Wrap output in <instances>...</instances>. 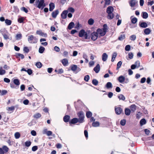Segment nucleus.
<instances>
[{
    "label": "nucleus",
    "mask_w": 154,
    "mask_h": 154,
    "mask_svg": "<svg viewBox=\"0 0 154 154\" xmlns=\"http://www.w3.org/2000/svg\"><path fill=\"white\" fill-rule=\"evenodd\" d=\"M116 56H117V53L116 52H114L113 53V54L112 55V60H111V61L112 62H113L114 61L115 59L116 58Z\"/></svg>",
    "instance_id": "nucleus-34"
},
{
    "label": "nucleus",
    "mask_w": 154,
    "mask_h": 154,
    "mask_svg": "<svg viewBox=\"0 0 154 154\" xmlns=\"http://www.w3.org/2000/svg\"><path fill=\"white\" fill-rule=\"evenodd\" d=\"M94 20L92 18L90 19L88 21V23L90 25H92L94 23Z\"/></svg>",
    "instance_id": "nucleus-35"
},
{
    "label": "nucleus",
    "mask_w": 154,
    "mask_h": 154,
    "mask_svg": "<svg viewBox=\"0 0 154 154\" xmlns=\"http://www.w3.org/2000/svg\"><path fill=\"white\" fill-rule=\"evenodd\" d=\"M22 37V35L21 33L17 34L16 36V38L17 40H19L21 39Z\"/></svg>",
    "instance_id": "nucleus-31"
},
{
    "label": "nucleus",
    "mask_w": 154,
    "mask_h": 154,
    "mask_svg": "<svg viewBox=\"0 0 154 154\" xmlns=\"http://www.w3.org/2000/svg\"><path fill=\"white\" fill-rule=\"evenodd\" d=\"M133 54L132 52H130L128 54L129 58L130 59H131L133 58Z\"/></svg>",
    "instance_id": "nucleus-58"
},
{
    "label": "nucleus",
    "mask_w": 154,
    "mask_h": 154,
    "mask_svg": "<svg viewBox=\"0 0 154 154\" xmlns=\"http://www.w3.org/2000/svg\"><path fill=\"white\" fill-rule=\"evenodd\" d=\"M21 71H24L26 72L29 75H31L32 73V71L30 69H28L27 70H26L25 69L23 68L21 69Z\"/></svg>",
    "instance_id": "nucleus-17"
},
{
    "label": "nucleus",
    "mask_w": 154,
    "mask_h": 154,
    "mask_svg": "<svg viewBox=\"0 0 154 154\" xmlns=\"http://www.w3.org/2000/svg\"><path fill=\"white\" fill-rule=\"evenodd\" d=\"M143 17L144 19H146L148 17V14L146 12H143Z\"/></svg>",
    "instance_id": "nucleus-43"
},
{
    "label": "nucleus",
    "mask_w": 154,
    "mask_h": 154,
    "mask_svg": "<svg viewBox=\"0 0 154 154\" xmlns=\"http://www.w3.org/2000/svg\"><path fill=\"white\" fill-rule=\"evenodd\" d=\"M115 111L116 113L117 114L119 115L122 113V109L120 107H115Z\"/></svg>",
    "instance_id": "nucleus-11"
},
{
    "label": "nucleus",
    "mask_w": 154,
    "mask_h": 154,
    "mask_svg": "<svg viewBox=\"0 0 154 154\" xmlns=\"http://www.w3.org/2000/svg\"><path fill=\"white\" fill-rule=\"evenodd\" d=\"M67 10L64 11L61 15V18L63 19H66L67 17Z\"/></svg>",
    "instance_id": "nucleus-10"
},
{
    "label": "nucleus",
    "mask_w": 154,
    "mask_h": 154,
    "mask_svg": "<svg viewBox=\"0 0 154 154\" xmlns=\"http://www.w3.org/2000/svg\"><path fill=\"white\" fill-rule=\"evenodd\" d=\"M151 32V30L149 28H146L144 30V32L146 35L149 34Z\"/></svg>",
    "instance_id": "nucleus-25"
},
{
    "label": "nucleus",
    "mask_w": 154,
    "mask_h": 154,
    "mask_svg": "<svg viewBox=\"0 0 154 154\" xmlns=\"http://www.w3.org/2000/svg\"><path fill=\"white\" fill-rule=\"evenodd\" d=\"M136 38V36L135 35H132L130 37V39L132 41H134Z\"/></svg>",
    "instance_id": "nucleus-47"
},
{
    "label": "nucleus",
    "mask_w": 154,
    "mask_h": 154,
    "mask_svg": "<svg viewBox=\"0 0 154 154\" xmlns=\"http://www.w3.org/2000/svg\"><path fill=\"white\" fill-rule=\"evenodd\" d=\"M6 73L5 70L2 69V67H1L0 69V75H4Z\"/></svg>",
    "instance_id": "nucleus-33"
},
{
    "label": "nucleus",
    "mask_w": 154,
    "mask_h": 154,
    "mask_svg": "<svg viewBox=\"0 0 154 154\" xmlns=\"http://www.w3.org/2000/svg\"><path fill=\"white\" fill-rule=\"evenodd\" d=\"M114 17V14L112 13H110L108 14V18L109 19H112Z\"/></svg>",
    "instance_id": "nucleus-32"
},
{
    "label": "nucleus",
    "mask_w": 154,
    "mask_h": 154,
    "mask_svg": "<svg viewBox=\"0 0 154 154\" xmlns=\"http://www.w3.org/2000/svg\"><path fill=\"white\" fill-rule=\"evenodd\" d=\"M61 62L64 66H66L67 64V60L66 59H64L62 60Z\"/></svg>",
    "instance_id": "nucleus-23"
},
{
    "label": "nucleus",
    "mask_w": 154,
    "mask_h": 154,
    "mask_svg": "<svg viewBox=\"0 0 154 154\" xmlns=\"http://www.w3.org/2000/svg\"><path fill=\"white\" fill-rule=\"evenodd\" d=\"M100 66L99 64H97L94 69V70L96 73H98L100 70Z\"/></svg>",
    "instance_id": "nucleus-18"
},
{
    "label": "nucleus",
    "mask_w": 154,
    "mask_h": 154,
    "mask_svg": "<svg viewBox=\"0 0 154 154\" xmlns=\"http://www.w3.org/2000/svg\"><path fill=\"white\" fill-rule=\"evenodd\" d=\"M92 113L90 111L88 112H86V116L88 118L92 116Z\"/></svg>",
    "instance_id": "nucleus-50"
},
{
    "label": "nucleus",
    "mask_w": 154,
    "mask_h": 154,
    "mask_svg": "<svg viewBox=\"0 0 154 154\" xmlns=\"http://www.w3.org/2000/svg\"><path fill=\"white\" fill-rule=\"evenodd\" d=\"M106 86L107 88H112V85L111 82H108L106 85Z\"/></svg>",
    "instance_id": "nucleus-39"
},
{
    "label": "nucleus",
    "mask_w": 154,
    "mask_h": 154,
    "mask_svg": "<svg viewBox=\"0 0 154 154\" xmlns=\"http://www.w3.org/2000/svg\"><path fill=\"white\" fill-rule=\"evenodd\" d=\"M137 19L136 17H134L131 19V23L133 24L136 23L137 22Z\"/></svg>",
    "instance_id": "nucleus-48"
},
{
    "label": "nucleus",
    "mask_w": 154,
    "mask_h": 154,
    "mask_svg": "<svg viewBox=\"0 0 154 154\" xmlns=\"http://www.w3.org/2000/svg\"><path fill=\"white\" fill-rule=\"evenodd\" d=\"M21 10L24 11L26 13H27L28 12V11L26 8L24 7H23L21 8Z\"/></svg>",
    "instance_id": "nucleus-60"
},
{
    "label": "nucleus",
    "mask_w": 154,
    "mask_h": 154,
    "mask_svg": "<svg viewBox=\"0 0 154 154\" xmlns=\"http://www.w3.org/2000/svg\"><path fill=\"white\" fill-rule=\"evenodd\" d=\"M125 114L127 116H129L131 113L130 110L128 108H126L125 110Z\"/></svg>",
    "instance_id": "nucleus-24"
},
{
    "label": "nucleus",
    "mask_w": 154,
    "mask_h": 154,
    "mask_svg": "<svg viewBox=\"0 0 154 154\" xmlns=\"http://www.w3.org/2000/svg\"><path fill=\"white\" fill-rule=\"evenodd\" d=\"M31 143L30 141H27L25 142V146H26L29 147L30 146Z\"/></svg>",
    "instance_id": "nucleus-45"
},
{
    "label": "nucleus",
    "mask_w": 154,
    "mask_h": 154,
    "mask_svg": "<svg viewBox=\"0 0 154 154\" xmlns=\"http://www.w3.org/2000/svg\"><path fill=\"white\" fill-rule=\"evenodd\" d=\"M42 64L40 62H38L36 63L35 66L38 68H40L42 66Z\"/></svg>",
    "instance_id": "nucleus-37"
},
{
    "label": "nucleus",
    "mask_w": 154,
    "mask_h": 154,
    "mask_svg": "<svg viewBox=\"0 0 154 154\" xmlns=\"http://www.w3.org/2000/svg\"><path fill=\"white\" fill-rule=\"evenodd\" d=\"M125 77L123 75H121L119 76L118 79V80L119 82L121 83L123 82L125 80Z\"/></svg>",
    "instance_id": "nucleus-15"
},
{
    "label": "nucleus",
    "mask_w": 154,
    "mask_h": 154,
    "mask_svg": "<svg viewBox=\"0 0 154 154\" xmlns=\"http://www.w3.org/2000/svg\"><path fill=\"white\" fill-rule=\"evenodd\" d=\"M79 37H82L84 36L85 38L86 39H87L88 37V34L86 32H85L84 29L81 30L79 32Z\"/></svg>",
    "instance_id": "nucleus-4"
},
{
    "label": "nucleus",
    "mask_w": 154,
    "mask_h": 154,
    "mask_svg": "<svg viewBox=\"0 0 154 154\" xmlns=\"http://www.w3.org/2000/svg\"><path fill=\"white\" fill-rule=\"evenodd\" d=\"M139 25L140 27L143 28H145L148 26L146 22H142L140 24H139Z\"/></svg>",
    "instance_id": "nucleus-21"
},
{
    "label": "nucleus",
    "mask_w": 154,
    "mask_h": 154,
    "mask_svg": "<svg viewBox=\"0 0 154 154\" xmlns=\"http://www.w3.org/2000/svg\"><path fill=\"white\" fill-rule=\"evenodd\" d=\"M118 97L120 100H124L125 99V97L122 94H119L118 95Z\"/></svg>",
    "instance_id": "nucleus-22"
},
{
    "label": "nucleus",
    "mask_w": 154,
    "mask_h": 154,
    "mask_svg": "<svg viewBox=\"0 0 154 154\" xmlns=\"http://www.w3.org/2000/svg\"><path fill=\"white\" fill-rule=\"evenodd\" d=\"M37 2H38V4L37 6L38 8L42 9L45 7V5L44 0H38Z\"/></svg>",
    "instance_id": "nucleus-3"
},
{
    "label": "nucleus",
    "mask_w": 154,
    "mask_h": 154,
    "mask_svg": "<svg viewBox=\"0 0 154 154\" xmlns=\"http://www.w3.org/2000/svg\"><path fill=\"white\" fill-rule=\"evenodd\" d=\"M49 11H52L55 8V5L53 3H51L49 4Z\"/></svg>",
    "instance_id": "nucleus-19"
},
{
    "label": "nucleus",
    "mask_w": 154,
    "mask_h": 154,
    "mask_svg": "<svg viewBox=\"0 0 154 154\" xmlns=\"http://www.w3.org/2000/svg\"><path fill=\"white\" fill-rule=\"evenodd\" d=\"M7 110L8 111L9 113H11L15 109V107L12 106L10 107H8L6 108Z\"/></svg>",
    "instance_id": "nucleus-12"
},
{
    "label": "nucleus",
    "mask_w": 154,
    "mask_h": 154,
    "mask_svg": "<svg viewBox=\"0 0 154 154\" xmlns=\"http://www.w3.org/2000/svg\"><path fill=\"white\" fill-rule=\"evenodd\" d=\"M68 11L73 13L75 11V10L73 8L70 7L68 8Z\"/></svg>",
    "instance_id": "nucleus-57"
},
{
    "label": "nucleus",
    "mask_w": 154,
    "mask_h": 154,
    "mask_svg": "<svg viewBox=\"0 0 154 154\" xmlns=\"http://www.w3.org/2000/svg\"><path fill=\"white\" fill-rule=\"evenodd\" d=\"M92 83L95 85H97L98 84V81L96 79H93L92 82Z\"/></svg>",
    "instance_id": "nucleus-51"
},
{
    "label": "nucleus",
    "mask_w": 154,
    "mask_h": 154,
    "mask_svg": "<svg viewBox=\"0 0 154 154\" xmlns=\"http://www.w3.org/2000/svg\"><path fill=\"white\" fill-rule=\"evenodd\" d=\"M23 50L24 52H25L26 53H28L29 51V50L28 48L27 47H24Z\"/></svg>",
    "instance_id": "nucleus-54"
},
{
    "label": "nucleus",
    "mask_w": 154,
    "mask_h": 154,
    "mask_svg": "<svg viewBox=\"0 0 154 154\" xmlns=\"http://www.w3.org/2000/svg\"><path fill=\"white\" fill-rule=\"evenodd\" d=\"M103 27L102 29H98L97 30L98 35L101 36H103L105 35L107 29V26L106 24H104Z\"/></svg>",
    "instance_id": "nucleus-1"
},
{
    "label": "nucleus",
    "mask_w": 154,
    "mask_h": 154,
    "mask_svg": "<svg viewBox=\"0 0 154 154\" xmlns=\"http://www.w3.org/2000/svg\"><path fill=\"white\" fill-rule=\"evenodd\" d=\"M4 81L6 83H9L10 82V80L8 78H5L4 79Z\"/></svg>",
    "instance_id": "nucleus-61"
},
{
    "label": "nucleus",
    "mask_w": 154,
    "mask_h": 154,
    "mask_svg": "<svg viewBox=\"0 0 154 154\" xmlns=\"http://www.w3.org/2000/svg\"><path fill=\"white\" fill-rule=\"evenodd\" d=\"M41 116V115L38 113H36L33 115V117L37 119L40 118Z\"/></svg>",
    "instance_id": "nucleus-30"
},
{
    "label": "nucleus",
    "mask_w": 154,
    "mask_h": 154,
    "mask_svg": "<svg viewBox=\"0 0 154 154\" xmlns=\"http://www.w3.org/2000/svg\"><path fill=\"white\" fill-rule=\"evenodd\" d=\"M52 134V132L51 131H48L47 132V134H46L48 136H50Z\"/></svg>",
    "instance_id": "nucleus-62"
},
{
    "label": "nucleus",
    "mask_w": 154,
    "mask_h": 154,
    "mask_svg": "<svg viewBox=\"0 0 154 154\" xmlns=\"http://www.w3.org/2000/svg\"><path fill=\"white\" fill-rule=\"evenodd\" d=\"M137 3V1L136 0H131L129 2V5L131 7H134Z\"/></svg>",
    "instance_id": "nucleus-8"
},
{
    "label": "nucleus",
    "mask_w": 154,
    "mask_h": 154,
    "mask_svg": "<svg viewBox=\"0 0 154 154\" xmlns=\"http://www.w3.org/2000/svg\"><path fill=\"white\" fill-rule=\"evenodd\" d=\"M28 40L30 43H36L38 41V39L33 35H31L28 36Z\"/></svg>",
    "instance_id": "nucleus-2"
},
{
    "label": "nucleus",
    "mask_w": 154,
    "mask_h": 154,
    "mask_svg": "<svg viewBox=\"0 0 154 154\" xmlns=\"http://www.w3.org/2000/svg\"><path fill=\"white\" fill-rule=\"evenodd\" d=\"M130 107L131 111L133 112H134L136 109V106L134 104H133Z\"/></svg>",
    "instance_id": "nucleus-27"
},
{
    "label": "nucleus",
    "mask_w": 154,
    "mask_h": 154,
    "mask_svg": "<svg viewBox=\"0 0 154 154\" xmlns=\"http://www.w3.org/2000/svg\"><path fill=\"white\" fill-rule=\"evenodd\" d=\"M90 77L89 75H87L85 76L84 80L86 82H88L89 79Z\"/></svg>",
    "instance_id": "nucleus-56"
},
{
    "label": "nucleus",
    "mask_w": 154,
    "mask_h": 154,
    "mask_svg": "<svg viewBox=\"0 0 154 154\" xmlns=\"http://www.w3.org/2000/svg\"><path fill=\"white\" fill-rule=\"evenodd\" d=\"M5 22L7 25H10L11 24V21L10 20L6 19L5 20Z\"/></svg>",
    "instance_id": "nucleus-41"
},
{
    "label": "nucleus",
    "mask_w": 154,
    "mask_h": 154,
    "mask_svg": "<svg viewBox=\"0 0 154 154\" xmlns=\"http://www.w3.org/2000/svg\"><path fill=\"white\" fill-rule=\"evenodd\" d=\"M99 124H100L99 122H93L92 123L93 126L95 127L99 126Z\"/></svg>",
    "instance_id": "nucleus-44"
},
{
    "label": "nucleus",
    "mask_w": 154,
    "mask_h": 154,
    "mask_svg": "<svg viewBox=\"0 0 154 154\" xmlns=\"http://www.w3.org/2000/svg\"><path fill=\"white\" fill-rule=\"evenodd\" d=\"M79 122V120L77 118H74L72 119V120L69 122V123L71 125V124H75Z\"/></svg>",
    "instance_id": "nucleus-13"
},
{
    "label": "nucleus",
    "mask_w": 154,
    "mask_h": 154,
    "mask_svg": "<svg viewBox=\"0 0 154 154\" xmlns=\"http://www.w3.org/2000/svg\"><path fill=\"white\" fill-rule=\"evenodd\" d=\"M77 68V66L76 65H73L71 66V69L73 71H75Z\"/></svg>",
    "instance_id": "nucleus-38"
},
{
    "label": "nucleus",
    "mask_w": 154,
    "mask_h": 154,
    "mask_svg": "<svg viewBox=\"0 0 154 154\" xmlns=\"http://www.w3.org/2000/svg\"><path fill=\"white\" fill-rule=\"evenodd\" d=\"M140 63L139 61L137 60L135 62L134 65H136L137 68H138L140 66Z\"/></svg>",
    "instance_id": "nucleus-53"
},
{
    "label": "nucleus",
    "mask_w": 154,
    "mask_h": 154,
    "mask_svg": "<svg viewBox=\"0 0 154 154\" xmlns=\"http://www.w3.org/2000/svg\"><path fill=\"white\" fill-rule=\"evenodd\" d=\"M0 32L3 35L4 38L5 39L7 40L9 38V35L7 31H3V30H1Z\"/></svg>",
    "instance_id": "nucleus-6"
},
{
    "label": "nucleus",
    "mask_w": 154,
    "mask_h": 154,
    "mask_svg": "<svg viewBox=\"0 0 154 154\" xmlns=\"http://www.w3.org/2000/svg\"><path fill=\"white\" fill-rule=\"evenodd\" d=\"M131 48V46L129 45H127L125 48V49L126 51H129Z\"/></svg>",
    "instance_id": "nucleus-55"
},
{
    "label": "nucleus",
    "mask_w": 154,
    "mask_h": 154,
    "mask_svg": "<svg viewBox=\"0 0 154 154\" xmlns=\"http://www.w3.org/2000/svg\"><path fill=\"white\" fill-rule=\"evenodd\" d=\"M24 20V18L23 17H21L18 18V21L19 23H22L23 22Z\"/></svg>",
    "instance_id": "nucleus-52"
},
{
    "label": "nucleus",
    "mask_w": 154,
    "mask_h": 154,
    "mask_svg": "<svg viewBox=\"0 0 154 154\" xmlns=\"http://www.w3.org/2000/svg\"><path fill=\"white\" fill-rule=\"evenodd\" d=\"M36 33L37 34L39 35L44 37H47V36L46 33H45L42 32V31L40 30H37Z\"/></svg>",
    "instance_id": "nucleus-9"
},
{
    "label": "nucleus",
    "mask_w": 154,
    "mask_h": 154,
    "mask_svg": "<svg viewBox=\"0 0 154 154\" xmlns=\"http://www.w3.org/2000/svg\"><path fill=\"white\" fill-rule=\"evenodd\" d=\"M108 55L106 53H103L102 55V60L103 61L106 60L108 58Z\"/></svg>",
    "instance_id": "nucleus-20"
},
{
    "label": "nucleus",
    "mask_w": 154,
    "mask_h": 154,
    "mask_svg": "<svg viewBox=\"0 0 154 154\" xmlns=\"http://www.w3.org/2000/svg\"><path fill=\"white\" fill-rule=\"evenodd\" d=\"M74 23L73 22H71L69 23V26H68V29H71L74 27Z\"/></svg>",
    "instance_id": "nucleus-28"
},
{
    "label": "nucleus",
    "mask_w": 154,
    "mask_h": 154,
    "mask_svg": "<svg viewBox=\"0 0 154 154\" xmlns=\"http://www.w3.org/2000/svg\"><path fill=\"white\" fill-rule=\"evenodd\" d=\"M125 38V35L124 34L122 35L118 38L119 40L122 41Z\"/></svg>",
    "instance_id": "nucleus-40"
},
{
    "label": "nucleus",
    "mask_w": 154,
    "mask_h": 154,
    "mask_svg": "<svg viewBox=\"0 0 154 154\" xmlns=\"http://www.w3.org/2000/svg\"><path fill=\"white\" fill-rule=\"evenodd\" d=\"M45 50V48L42 46H40L39 48L38 51L39 53L42 54L43 53Z\"/></svg>",
    "instance_id": "nucleus-29"
},
{
    "label": "nucleus",
    "mask_w": 154,
    "mask_h": 154,
    "mask_svg": "<svg viewBox=\"0 0 154 154\" xmlns=\"http://www.w3.org/2000/svg\"><path fill=\"white\" fill-rule=\"evenodd\" d=\"M14 136L16 139H18L20 137V134L19 133L17 132L15 133Z\"/></svg>",
    "instance_id": "nucleus-49"
},
{
    "label": "nucleus",
    "mask_w": 154,
    "mask_h": 154,
    "mask_svg": "<svg viewBox=\"0 0 154 154\" xmlns=\"http://www.w3.org/2000/svg\"><path fill=\"white\" fill-rule=\"evenodd\" d=\"M125 123L126 120L125 119H123L121 121L120 124L122 126L124 125L125 124Z\"/></svg>",
    "instance_id": "nucleus-59"
},
{
    "label": "nucleus",
    "mask_w": 154,
    "mask_h": 154,
    "mask_svg": "<svg viewBox=\"0 0 154 154\" xmlns=\"http://www.w3.org/2000/svg\"><path fill=\"white\" fill-rule=\"evenodd\" d=\"M98 34L97 32H93L91 34V39L95 41L98 38Z\"/></svg>",
    "instance_id": "nucleus-7"
},
{
    "label": "nucleus",
    "mask_w": 154,
    "mask_h": 154,
    "mask_svg": "<svg viewBox=\"0 0 154 154\" xmlns=\"http://www.w3.org/2000/svg\"><path fill=\"white\" fill-rule=\"evenodd\" d=\"M2 149L4 153L7 152L8 150V148L6 146H4Z\"/></svg>",
    "instance_id": "nucleus-42"
},
{
    "label": "nucleus",
    "mask_w": 154,
    "mask_h": 154,
    "mask_svg": "<svg viewBox=\"0 0 154 154\" xmlns=\"http://www.w3.org/2000/svg\"><path fill=\"white\" fill-rule=\"evenodd\" d=\"M84 113L82 112H80L78 113V115L79 117L78 120H79V122L80 123L82 122L84 120Z\"/></svg>",
    "instance_id": "nucleus-5"
},
{
    "label": "nucleus",
    "mask_w": 154,
    "mask_h": 154,
    "mask_svg": "<svg viewBox=\"0 0 154 154\" xmlns=\"http://www.w3.org/2000/svg\"><path fill=\"white\" fill-rule=\"evenodd\" d=\"M38 149V147L37 146H34L32 148V150L33 151H36Z\"/></svg>",
    "instance_id": "nucleus-64"
},
{
    "label": "nucleus",
    "mask_w": 154,
    "mask_h": 154,
    "mask_svg": "<svg viewBox=\"0 0 154 154\" xmlns=\"http://www.w3.org/2000/svg\"><path fill=\"white\" fill-rule=\"evenodd\" d=\"M59 11L58 10H57L54 11H53L52 13V17L54 18H55L57 15L59 14Z\"/></svg>",
    "instance_id": "nucleus-14"
},
{
    "label": "nucleus",
    "mask_w": 154,
    "mask_h": 154,
    "mask_svg": "<svg viewBox=\"0 0 154 154\" xmlns=\"http://www.w3.org/2000/svg\"><path fill=\"white\" fill-rule=\"evenodd\" d=\"M146 123V121L145 119H141L140 121V124L141 126H142L143 125L145 124Z\"/></svg>",
    "instance_id": "nucleus-26"
},
{
    "label": "nucleus",
    "mask_w": 154,
    "mask_h": 154,
    "mask_svg": "<svg viewBox=\"0 0 154 154\" xmlns=\"http://www.w3.org/2000/svg\"><path fill=\"white\" fill-rule=\"evenodd\" d=\"M113 11V8L112 6H109L107 8L106 12L108 14L112 13Z\"/></svg>",
    "instance_id": "nucleus-16"
},
{
    "label": "nucleus",
    "mask_w": 154,
    "mask_h": 154,
    "mask_svg": "<svg viewBox=\"0 0 154 154\" xmlns=\"http://www.w3.org/2000/svg\"><path fill=\"white\" fill-rule=\"evenodd\" d=\"M13 82L14 84L17 86L19 85L20 84L19 81L18 79H14Z\"/></svg>",
    "instance_id": "nucleus-36"
},
{
    "label": "nucleus",
    "mask_w": 154,
    "mask_h": 154,
    "mask_svg": "<svg viewBox=\"0 0 154 154\" xmlns=\"http://www.w3.org/2000/svg\"><path fill=\"white\" fill-rule=\"evenodd\" d=\"M122 62L121 61H119L118 62L117 64V67L116 68V69L118 70L119 69V68L120 67L122 64Z\"/></svg>",
    "instance_id": "nucleus-46"
},
{
    "label": "nucleus",
    "mask_w": 154,
    "mask_h": 154,
    "mask_svg": "<svg viewBox=\"0 0 154 154\" xmlns=\"http://www.w3.org/2000/svg\"><path fill=\"white\" fill-rule=\"evenodd\" d=\"M17 55L18 56L20 57L22 59H23L24 57V55L23 54H20V53H17Z\"/></svg>",
    "instance_id": "nucleus-63"
}]
</instances>
